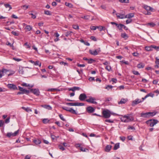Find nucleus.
I'll use <instances>...</instances> for the list:
<instances>
[{
  "mask_svg": "<svg viewBox=\"0 0 159 159\" xmlns=\"http://www.w3.org/2000/svg\"><path fill=\"white\" fill-rule=\"evenodd\" d=\"M142 101L140 99H136L135 100L133 101L132 103V105L133 106H134L135 105L140 103Z\"/></svg>",
  "mask_w": 159,
  "mask_h": 159,
  "instance_id": "12",
  "label": "nucleus"
},
{
  "mask_svg": "<svg viewBox=\"0 0 159 159\" xmlns=\"http://www.w3.org/2000/svg\"><path fill=\"white\" fill-rule=\"evenodd\" d=\"M7 87L10 89L16 90H18V89L16 85L13 84H8L7 85Z\"/></svg>",
  "mask_w": 159,
  "mask_h": 159,
  "instance_id": "9",
  "label": "nucleus"
},
{
  "mask_svg": "<svg viewBox=\"0 0 159 159\" xmlns=\"http://www.w3.org/2000/svg\"><path fill=\"white\" fill-rule=\"evenodd\" d=\"M80 149L81 151L83 152H86V150H88V149L85 148H83L82 147H80Z\"/></svg>",
  "mask_w": 159,
  "mask_h": 159,
  "instance_id": "42",
  "label": "nucleus"
},
{
  "mask_svg": "<svg viewBox=\"0 0 159 159\" xmlns=\"http://www.w3.org/2000/svg\"><path fill=\"white\" fill-rule=\"evenodd\" d=\"M41 106L48 110H51L52 109V107L49 105H42Z\"/></svg>",
  "mask_w": 159,
  "mask_h": 159,
  "instance_id": "17",
  "label": "nucleus"
},
{
  "mask_svg": "<svg viewBox=\"0 0 159 159\" xmlns=\"http://www.w3.org/2000/svg\"><path fill=\"white\" fill-rule=\"evenodd\" d=\"M80 89V88L77 87H74L72 88H69L68 89L69 91H74L75 90H79Z\"/></svg>",
  "mask_w": 159,
  "mask_h": 159,
  "instance_id": "16",
  "label": "nucleus"
},
{
  "mask_svg": "<svg viewBox=\"0 0 159 159\" xmlns=\"http://www.w3.org/2000/svg\"><path fill=\"white\" fill-rule=\"evenodd\" d=\"M68 111L71 112L72 114H77V113L76 112L75 110H74L72 108H70V109H69V110H68Z\"/></svg>",
  "mask_w": 159,
  "mask_h": 159,
  "instance_id": "29",
  "label": "nucleus"
},
{
  "mask_svg": "<svg viewBox=\"0 0 159 159\" xmlns=\"http://www.w3.org/2000/svg\"><path fill=\"white\" fill-rule=\"evenodd\" d=\"M121 25H122V24H119L118 25L119 26L117 27L119 29L120 31V32H121L122 31V26Z\"/></svg>",
  "mask_w": 159,
  "mask_h": 159,
  "instance_id": "41",
  "label": "nucleus"
},
{
  "mask_svg": "<svg viewBox=\"0 0 159 159\" xmlns=\"http://www.w3.org/2000/svg\"><path fill=\"white\" fill-rule=\"evenodd\" d=\"M19 131V129L16 131L14 133H12V132L8 133L7 134V136L8 138H10L11 137H15L17 135Z\"/></svg>",
  "mask_w": 159,
  "mask_h": 159,
  "instance_id": "6",
  "label": "nucleus"
},
{
  "mask_svg": "<svg viewBox=\"0 0 159 159\" xmlns=\"http://www.w3.org/2000/svg\"><path fill=\"white\" fill-rule=\"evenodd\" d=\"M104 28H105V27L101 26H98L97 27V28L99 29L100 31L104 30H103Z\"/></svg>",
  "mask_w": 159,
  "mask_h": 159,
  "instance_id": "46",
  "label": "nucleus"
},
{
  "mask_svg": "<svg viewBox=\"0 0 159 159\" xmlns=\"http://www.w3.org/2000/svg\"><path fill=\"white\" fill-rule=\"evenodd\" d=\"M87 98V96L85 93L81 94L79 97V99L81 101H84Z\"/></svg>",
  "mask_w": 159,
  "mask_h": 159,
  "instance_id": "11",
  "label": "nucleus"
},
{
  "mask_svg": "<svg viewBox=\"0 0 159 159\" xmlns=\"http://www.w3.org/2000/svg\"><path fill=\"white\" fill-rule=\"evenodd\" d=\"M105 69L108 71H110L111 70V66H107Z\"/></svg>",
  "mask_w": 159,
  "mask_h": 159,
  "instance_id": "48",
  "label": "nucleus"
},
{
  "mask_svg": "<svg viewBox=\"0 0 159 159\" xmlns=\"http://www.w3.org/2000/svg\"><path fill=\"white\" fill-rule=\"evenodd\" d=\"M4 5L6 8H9V10H10L12 9L11 6L9 4H4Z\"/></svg>",
  "mask_w": 159,
  "mask_h": 159,
  "instance_id": "32",
  "label": "nucleus"
},
{
  "mask_svg": "<svg viewBox=\"0 0 159 159\" xmlns=\"http://www.w3.org/2000/svg\"><path fill=\"white\" fill-rule=\"evenodd\" d=\"M29 89L30 90V92H32L36 96H38L39 95L40 92L38 89Z\"/></svg>",
  "mask_w": 159,
  "mask_h": 159,
  "instance_id": "7",
  "label": "nucleus"
},
{
  "mask_svg": "<svg viewBox=\"0 0 159 159\" xmlns=\"http://www.w3.org/2000/svg\"><path fill=\"white\" fill-rule=\"evenodd\" d=\"M96 99L90 96L89 97V98L86 99V101L89 103H91L93 104H97V102L95 101Z\"/></svg>",
  "mask_w": 159,
  "mask_h": 159,
  "instance_id": "5",
  "label": "nucleus"
},
{
  "mask_svg": "<svg viewBox=\"0 0 159 159\" xmlns=\"http://www.w3.org/2000/svg\"><path fill=\"white\" fill-rule=\"evenodd\" d=\"M144 66L145 65L144 63H140L137 65V67L138 68L141 69L143 68Z\"/></svg>",
  "mask_w": 159,
  "mask_h": 159,
  "instance_id": "22",
  "label": "nucleus"
},
{
  "mask_svg": "<svg viewBox=\"0 0 159 159\" xmlns=\"http://www.w3.org/2000/svg\"><path fill=\"white\" fill-rule=\"evenodd\" d=\"M81 18H82L84 19L85 20H89L90 18V16L88 15H87L85 16H83L81 17Z\"/></svg>",
  "mask_w": 159,
  "mask_h": 159,
  "instance_id": "38",
  "label": "nucleus"
},
{
  "mask_svg": "<svg viewBox=\"0 0 159 159\" xmlns=\"http://www.w3.org/2000/svg\"><path fill=\"white\" fill-rule=\"evenodd\" d=\"M22 108L25 110L27 112L32 111L30 107H22Z\"/></svg>",
  "mask_w": 159,
  "mask_h": 159,
  "instance_id": "26",
  "label": "nucleus"
},
{
  "mask_svg": "<svg viewBox=\"0 0 159 159\" xmlns=\"http://www.w3.org/2000/svg\"><path fill=\"white\" fill-rule=\"evenodd\" d=\"M89 52L91 54L94 56L97 55L98 54V52H97V50H96L93 51L90 49L89 50Z\"/></svg>",
  "mask_w": 159,
  "mask_h": 159,
  "instance_id": "19",
  "label": "nucleus"
},
{
  "mask_svg": "<svg viewBox=\"0 0 159 159\" xmlns=\"http://www.w3.org/2000/svg\"><path fill=\"white\" fill-rule=\"evenodd\" d=\"M66 105L70 106H83L84 105V103H83L80 102H69L66 103Z\"/></svg>",
  "mask_w": 159,
  "mask_h": 159,
  "instance_id": "4",
  "label": "nucleus"
},
{
  "mask_svg": "<svg viewBox=\"0 0 159 159\" xmlns=\"http://www.w3.org/2000/svg\"><path fill=\"white\" fill-rule=\"evenodd\" d=\"M95 61V60L92 58H90V59H89L88 62V63L91 64Z\"/></svg>",
  "mask_w": 159,
  "mask_h": 159,
  "instance_id": "44",
  "label": "nucleus"
},
{
  "mask_svg": "<svg viewBox=\"0 0 159 159\" xmlns=\"http://www.w3.org/2000/svg\"><path fill=\"white\" fill-rule=\"evenodd\" d=\"M158 121L157 120L151 119H150L146 122V124L149 125L151 127H153L156 124H157Z\"/></svg>",
  "mask_w": 159,
  "mask_h": 159,
  "instance_id": "2",
  "label": "nucleus"
},
{
  "mask_svg": "<svg viewBox=\"0 0 159 159\" xmlns=\"http://www.w3.org/2000/svg\"><path fill=\"white\" fill-rule=\"evenodd\" d=\"M148 118L150 117H152L154 115H155L156 114V112H148Z\"/></svg>",
  "mask_w": 159,
  "mask_h": 159,
  "instance_id": "23",
  "label": "nucleus"
},
{
  "mask_svg": "<svg viewBox=\"0 0 159 159\" xmlns=\"http://www.w3.org/2000/svg\"><path fill=\"white\" fill-rule=\"evenodd\" d=\"M134 14L133 13H130L126 15L125 16V18H131L134 16Z\"/></svg>",
  "mask_w": 159,
  "mask_h": 159,
  "instance_id": "21",
  "label": "nucleus"
},
{
  "mask_svg": "<svg viewBox=\"0 0 159 159\" xmlns=\"http://www.w3.org/2000/svg\"><path fill=\"white\" fill-rule=\"evenodd\" d=\"M73 28L75 30L79 29V26L77 25H73Z\"/></svg>",
  "mask_w": 159,
  "mask_h": 159,
  "instance_id": "56",
  "label": "nucleus"
},
{
  "mask_svg": "<svg viewBox=\"0 0 159 159\" xmlns=\"http://www.w3.org/2000/svg\"><path fill=\"white\" fill-rule=\"evenodd\" d=\"M95 111V109L91 106H89L86 108V111L89 113H93Z\"/></svg>",
  "mask_w": 159,
  "mask_h": 159,
  "instance_id": "8",
  "label": "nucleus"
},
{
  "mask_svg": "<svg viewBox=\"0 0 159 159\" xmlns=\"http://www.w3.org/2000/svg\"><path fill=\"white\" fill-rule=\"evenodd\" d=\"M25 29L27 30L28 31L31 30L32 28V27L30 25H27L25 27Z\"/></svg>",
  "mask_w": 159,
  "mask_h": 159,
  "instance_id": "37",
  "label": "nucleus"
},
{
  "mask_svg": "<svg viewBox=\"0 0 159 159\" xmlns=\"http://www.w3.org/2000/svg\"><path fill=\"white\" fill-rule=\"evenodd\" d=\"M70 108H69L66 107H62V108L65 110H66L67 111H68L69 110V109H70Z\"/></svg>",
  "mask_w": 159,
  "mask_h": 159,
  "instance_id": "58",
  "label": "nucleus"
},
{
  "mask_svg": "<svg viewBox=\"0 0 159 159\" xmlns=\"http://www.w3.org/2000/svg\"><path fill=\"white\" fill-rule=\"evenodd\" d=\"M60 65L64 66H68V63L66 62H64L63 61L60 62Z\"/></svg>",
  "mask_w": 159,
  "mask_h": 159,
  "instance_id": "52",
  "label": "nucleus"
},
{
  "mask_svg": "<svg viewBox=\"0 0 159 159\" xmlns=\"http://www.w3.org/2000/svg\"><path fill=\"white\" fill-rule=\"evenodd\" d=\"M42 121L43 123L46 124L49 122V120L48 119H44Z\"/></svg>",
  "mask_w": 159,
  "mask_h": 159,
  "instance_id": "39",
  "label": "nucleus"
},
{
  "mask_svg": "<svg viewBox=\"0 0 159 159\" xmlns=\"http://www.w3.org/2000/svg\"><path fill=\"white\" fill-rule=\"evenodd\" d=\"M120 147V143H116L113 149L114 150H116L117 149L119 148Z\"/></svg>",
  "mask_w": 159,
  "mask_h": 159,
  "instance_id": "30",
  "label": "nucleus"
},
{
  "mask_svg": "<svg viewBox=\"0 0 159 159\" xmlns=\"http://www.w3.org/2000/svg\"><path fill=\"white\" fill-rule=\"evenodd\" d=\"M128 101L127 99H124L122 98L121 99L120 101L118 102L119 104H122L125 103Z\"/></svg>",
  "mask_w": 159,
  "mask_h": 159,
  "instance_id": "15",
  "label": "nucleus"
},
{
  "mask_svg": "<svg viewBox=\"0 0 159 159\" xmlns=\"http://www.w3.org/2000/svg\"><path fill=\"white\" fill-rule=\"evenodd\" d=\"M21 85L23 86L27 87H28L29 86H30V85L29 84H27L26 83H23L21 84Z\"/></svg>",
  "mask_w": 159,
  "mask_h": 159,
  "instance_id": "50",
  "label": "nucleus"
},
{
  "mask_svg": "<svg viewBox=\"0 0 159 159\" xmlns=\"http://www.w3.org/2000/svg\"><path fill=\"white\" fill-rule=\"evenodd\" d=\"M127 128L128 129H131L133 130H135V128L134 127L132 126H131L130 125H129L128 126Z\"/></svg>",
  "mask_w": 159,
  "mask_h": 159,
  "instance_id": "59",
  "label": "nucleus"
},
{
  "mask_svg": "<svg viewBox=\"0 0 159 159\" xmlns=\"http://www.w3.org/2000/svg\"><path fill=\"white\" fill-rule=\"evenodd\" d=\"M11 33L15 36H18L19 34V33L18 32L14 31H12L11 32Z\"/></svg>",
  "mask_w": 159,
  "mask_h": 159,
  "instance_id": "35",
  "label": "nucleus"
},
{
  "mask_svg": "<svg viewBox=\"0 0 159 159\" xmlns=\"http://www.w3.org/2000/svg\"><path fill=\"white\" fill-rule=\"evenodd\" d=\"M132 72L133 74L135 75H140V74L139 73V72L137 71L133 70V71Z\"/></svg>",
  "mask_w": 159,
  "mask_h": 159,
  "instance_id": "55",
  "label": "nucleus"
},
{
  "mask_svg": "<svg viewBox=\"0 0 159 159\" xmlns=\"http://www.w3.org/2000/svg\"><path fill=\"white\" fill-rule=\"evenodd\" d=\"M29 14L30 15H31L32 16L31 17L33 19H35L36 17V16L34 15L31 12H29Z\"/></svg>",
  "mask_w": 159,
  "mask_h": 159,
  "instance_id": "54",
  "label": "nucleus"
},
{
  "mask_svg": "<svg viewBox=\"0 0 159 159\" xmlns=\"http://www.w3.org/2000/svg\"><path fill=\"white\" fill-rule=\"evenodd\" d=\"M58 147H59V148L60 149H61L62 151H64L65 150V148L62 146L61 145H59V146Z\"/></svg>",
  "mask_w": 159,
  "mask_h": 159,
  "instance_id": "60",
  "label": "nucleus"
},
{
  "mask_svg": "<svg viewBox=\"0 0 159 159\" xmlns=\"http://www.w3.org/2000/svg\"><path fill=\"white\" fill-rule=\"evenodd\" d=\"M152 50L154 48L157 51H158L159 49V47L158 46H157L154 45H152Z\"/></svg>",
  "mask_w": 159,
  "mask_h": 159,
  "instance_id": "49",
  "label": "nucleus"
},
{
  "mask_svg": "<svg viewBox=\"0 0 159 159\" xmlns=\"http://www.w3.org/2000/svg\"><path fill=\"white\" fill-rule=\"evenodd\" d=\"M120 139L123 142L125 139V137L124 136H120Z\"/></svg>",
  "mask_w": 159,
  "mask_h": 159,
  "instance_id": "64",
  "label": "nucleus"
},
{
  "mask_svg": "<svg viewBox=\"0 0 159 159\" xmlns=\"http://www.w3.org/2000/svg\"><path fill=\"white\" fill-rule=\"evenodd\" d=\"M28 7L29 6L26 5H24L21 6V8H22V9L25 10L27 9H28Z\"/></svg>",
  "mask_w": 159,
  "mask_h": 159,
  "instance_id": "34",
  "label": "nucleus"
},
{
  "mask_svg": "<svg viewBox=\"0 0 159 159\" xmlns=\"http://www.w3.org/2000/svg\"><path fill=\"white\" fill-rule=\"evenodd\" d=\"M132 21L131 19H128L126 20V24H129Z\"/></svg>",
  "mask_w": 159,
  "mask_h": 159,
  "instance_id": "62",
  "label": "nucleus"
},
{
  "mask_svg": "<svg viewBox=\"0 0 159 159\" xmlns=\"http://www.w3.org/2000/svg\"><path fill=\"white\" fill-rule=\"evenodd\" d=\"M8 71V70L6 69H2V70H0V78H1L3 75L4 73H7Z\"/></svg>",
  "mask_w": 159,
  "mask_h": 159,
  "instance_id": "13",
  "label": "nucleus"
},
{
  "mask_svg": "<svg viewBox=\"0 0 159 159\" xmlns=\"http://www.w3.org/2000/svg\"><path fill=\"white\" fill-rule=\"evenodd\" d=\"M148 118L150 117H152L154 115H155L156 114V112H148Z\"/></svg>",
  "mask_w": 159,
  "mask_h": 159,
  "instance_id": "24",
  "label": "nucleus"
},
{
  "mask_svg": "<svg viewBox=\"0 0 159 159\" xmlns=\"http://www.w3.org/2000/svg\"><path fill=\"white\" fill-rule=\"evenodd\" d=\"M32 64H34V65L36 66H41V63L39 62V61H36L35 62H34V61L32 60H30L29 61Z\"/></svg>",
  "mask_w": 159,
  "mask_h": 159,
  "instance_id": "14",
  "label": "nucleus"
},
{
  "mask_svg": "<svg viewBox=\"0 0 159 159\" xmlns=\"http://www.w3.org/2000/svg\"><path fill=\"white\" fill-rule=\"evenodd\" d=\"M143 8L147 10V11H150L153 12L155 11V10L152 7L146 5H144Z\"/></svg>",
  "mask_w": 159,
  "mask_h": 159,
  "instance_id": "10",
  "label": "nucleus"
},
{
  "mask_svg": "<svg viewBox=\"0 0 159 159\" xmlns=\"http://www.w3.org/2000/svg\"><path fill=\"white\" fill-rule=\"evenodd\" d=\"M33 142L36 145L39 144L41 143L40 140L38 139H34Z\"/></svg>",
  "mask_w": 159,
  "mask_h": 159,
  "instance_id": "25",
  "label": "nucleus"
},
{
  "mask_svg": "<svg viewBox=\"0 0 159 159\" xmlns=\"http://www.w3.org/2000/svg\"><path fill=\"white\" fill-rule=\"evenodd\" d=\"M131 114L125 115L121 118V121L124 122H128L133 121L134 119Z\"/></svg>",
  "mask_w": 159,
  "mask_h": 159,
  "instance_id": "1",
  "label": "nucleus"
},
{
  "mask_svg": "<svg viewBox=\"0 0 159 159\" xmlns=\"http://www.w3.org/2000/svg\"><path fill=\"white\" fill-rule=\"evenodd\" d=\"M59 116L60 118V119L64 121H65L66 120L63 117V116L61 114H60L59 115Z\"/></svg>",
  "mask_w": 159,
  "mask_h": 159,
  "instance_id": "53",
  "label": "nucleus"
},
{
  "mask_svg": "<svg viewBox=\"0 0 159 159\" xmlns=\"http://www.w3.org/2000/svg\"><path fill=\"white\" fill-rule=\"evenodd\" d=\"M121 36L125 39H127L128 37V36L125 34V33H122L121 34Z\"/></svg>",
  "mask_w": 159,
  "mask_h": 159,
  "instance_id": "27",
  "label": "nucleus"
},
{
  "mask_svg": "<svg viewBox=\"0 0 159 159\" xmlns=\"http://www.w3.org/2000/svg\"><path fill=\"white\" fill-rule=\"evenodd\" d=\"M30 90H27L24 89H23V91H22V92L23 93V94L25 93L27 95H28L30 93Z\"/></svg>",
  "mask_w": 159,
  "mask_h": 159,
  "instance_id": "28",
  "label": "nucleus"
},
{
  "mask_svg": "<svg viewBox=\"0 0 159 159\" xmlns=\"http://www.w3.org/2000/svg\"><path fill=\"white\" fill-rule=\"evenodd\" d=\"M145 49L148 51H151L152 50V46L151 45L150 46H147L145 47Z\"/></svg>",
  "mask_w": 159,
  "mask_h": 159,
  "instance_id": "31",
  "label": "nucleus"
},
{
  "mask_svg": "<svg viewBox=\"0 0 159 159\" xmlns=\"http://www.w3.org/2000/svg\"><path fill=\"white\" fill-rule=\"evenodd\" d=\"M65 4L66 6L69 7H71V6H72V5L71 4L68 2H66Z\"/></svg>",
  "mask_w": 159,
  "mask_h": 159,
  "instance_id": "63",
  "label": "nucleus"
},
{
  "mask_svg": "<svg viewBox=\"0 0 159 159\" xmlns=\"http://www.w3.org/2000/svg\"><path fill=\"white\" fill-rule=\"evenodd\" d=\"M154 95V94L152 93H150L146 96V97H148L149 96H150L152 97H153Z\"/></svg>",
  "mask_w": 159,
  "mask_h": 159,
  "instance_id": "45",
  "label": "nucleus"
},
{
  "mask_svg": "<svg viewBox=\"0 0 159 159\" xmlns=\"http://www.w3.org/2000/svg\"><path fill=\"white\" fill-rule=\"evenodd\" d=\"M4 125V122L3 120H0V127H2Z\"/></svg>",
  "mask_w": 159,
  "mask_h": 159,
  "instance_id": "61",
  "label": "nucleus"
},
{
  "mask_svg": "<svg viewBox=\"0 0 159 159\" xmlns=\"http://www.w3.org/2000/svg\"><path fill=\"white\" fill-rule=\"evenodd\" d=\"M147 25H149L151 27H153L155 26L156 24L154 23L151 22L148 23Z\"/></svg>",
  "mask_w": 159,
  "mask_h": 159,
  "instance_id": "33",
  "label": "nucleus"
},
{
  "mask_svg": "<svg viewBox=\"0 0 159 159\" xmlns=\"http://www.w3.org/2000/svg\"><path fill=\"white\" fill-rule=\"evenodd\" d=\"M140 117L145 118H148V112L141 113L140 114Z\"/></svg>",
  "mask_w": 159,
  "mask_h": 159,
  "instance_id": "18",
  "label": "nucleus"
},
{
  "mask_svg": "<svg viewBox=\"0 0 159 159\" xmlns=\"http://www.w3.org/2000/svg\"><path fill=\"white\" fill-rule=\"evenodd\" d=\"M103 117L105 118H108L111 116V113L109 110L106 109L102 112Z\"/></svg>",
  "mask_w": 159,
  "mask_h": 159,
  "instance_id": "3",
  "label": "nucleus"
},
{
  "mask_svg": "<svg viewBox=\"0 0 159 159\" xmlns=\"http://www.w3.org/2000/svg\"><path fill=\"white\" fill-rule=\"evenodd\" d=\"M44 13L45 14L48 15H51V14L50 12L48 10H45L44 11Z\"/></svg>",
  "mask_w": 159,
  "mask_h": 159,
  "instance_id": "36",
  "label": "nucleus"
},
{
  "mask_svg": "<svg viewBox=\"0 0 159 159\" xmlns=\"http://www.w3.org/2000/svg\"><path fill=\"white\" fill-rule=\"evenodd\" d=\"M98 26H91L90 29L92 30H95L97 28Z\"/></svg>",
  "mask_w": 159,
  "mask_h": 159,
  "instance_id": "43",
  "label": "nucleus"
},
{
  "mask_svg": "<svg viewBox=\"0 0 159 159\" xmlns=\"http://www.w3.org/2000/svg\"><path fill=\"white\" fill-rule=\"evenodd\" d=\"M112 148V146L107 145L106 146L105 148V151L106 152H109L110 151Z\"/></svg>",
  "mask_w": 159,
  "mask_h": 159,
  "instance_id": "20",
  "label": "nucleus"
},
{
  "mask_svg": "<svg viewBox=\"0 0 159 159\" xmlns=\"http://www.w3.org/2000/svg\"><path fill=\"white\" fill-rule=\"evenodd\" d=\"M72 33V32L71 31H67L65 35L66 37H68V36H70V34Z\"/></svg>",
  "mask_w": 159,
  "mask_h": 159,
  "instance_id": "40",
  "label": "nucleus"
},
{
  "mask_svg": "<svg viewBox=\"0 0 159 159\" xmlns=\"http://www.w3.org/2000/svg\"><path fill=\"white\" fill-rule=\"evenodd\" d=\"M19 72L20 74H24V71L22 69H19Z\"/></svg>",
  "mask_w": 159,
  "mask_h": 159,
  "instance_id": "51",
  "label": "nucleus"
},
{
  "mask_svg": "<svg viewBox=\"0 0 159 159\" xmlns=\"http://www.w3.org/2000/svg\"><path fill=\"white\" fill-rule=\"evenodd\" d=\"M10 117H8L5 120V123H8L10 122Z\"/></svg>",
  "mask_w": 159,
  "mask_h": 159,
  "instance_id": "57",
  "label": "nucleus"
},
{
  "mask_svg": "<svg viewBox=\"0 0 159 159\" xmlns=\"http://www.w3.org/2000/svg\"><path fill=\"white\" fill-rule=\"evenodd\" d=\"M119 1L122 3H128L129 2V0H119Z\"/></svg>",
  "mask_w": 159,
  "mask_h": 159,
  "instance_id": "47",
  "label": "nucleus"
}]
</instances>
